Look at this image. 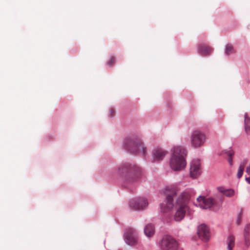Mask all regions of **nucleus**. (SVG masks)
I'll return each instance as SVG.
<instances>
[{
    "label": "nucleus",
    "mask_w": 250,
    "mask_h": 250,
    "mask_svg": "<svg viewBox=\"0 0 250 250\" xmlns=\"http://www.w3.org/2000/svg\"><path fill=\"white\" fill-rule=\"evenodd\" d=\"M228 249L232 250L235 244V237L232 235H230L228 238Z\"/></svg>",
    "instance_id": "19"
},
{
    "label": "nucleus",
    "mask_w": 250,
    "mask_h": 250,
    "mask_svg": "<svg viewBox=\"0 0 250 250\" xmlns=\"http://www.w3.org/2000/svg\"><path fill=\"white\" fill-rule=\"evenodd\" d=\"M171 153L169 162L171 168L175 171L183 169L187 164V151L185 148L181 146H175L172 148Z\"/></svg>",
    "instance_id": "2"
},
{
    "label": "nucleus",
    "mask_w": 250,
    "mask_h": 250,
    "mask_svg": "<svg viewBox=\"0 0 250 250\" xmlns=\"http://www.w3.org/2000/svg\"><path fill=\"white\" fill-rule=\"evenodd\" d=\"M206 139L205 134L202 131L196 130L193 131L190 136V143L194 148L202 146Z\"/></svg>",
    "instance_id": "6"
},
{
    "label": "nucleus",
    "mask_w": 250,
    "mask_h": 250,
    "mask_svg": "<svg viewBox=\"0 0 250 250\" xmlns=\"http://www.w3.org/2000/svg\"><path fill=\"white\" fill-rule=\"evenodd\" d=\"M166 201L161 205V208L166 212L175 207L177 210L174 215V220L180 221L183 219L188 207V203L189 194L188 192H183L178 194L174 188L167 189Z\"/></svg>",
    "instance_id": "1"
},
{
    "label": "nucleus",
    "mask_w": 250,
    "mask_h": 250,
    "mask_svg": "<svg viewBox=\"0 0 250 250\" xmlns=\"http://www.w3.org/2000/svg\"><path fill=\"white\" fill-rule=\"evenodd\" d=\"M224 153L227 155V156L228 157V161L229 164L230 165H232L233 161H232V156L234 155V152L231 149V148H229L228 149H226L224 151Z\"/></svg>",
    "instance_id": "18"
},
{
    "label": "nucleus",
    "mask_w": 250,
    "mask_h": 250,
    "mask_svg": "<svg viewBox=\"0 0 250 250\" xmlns=\"http://www.w3.org/2000/svg\"><path fill=\"white\" fill-rule=\"evenodd\" d=\"M144 232L147 237H152L155 233L154 226L151 224H147L144 228Z\"/></svg>",
    "instance_id": "13"
},
{
    "label": "nucleus",
    "mask_w": 250,
    "mask_h": 250,
    "mask_svg": "<svg viewBox=\"0 0 250 250\" xmlns=\"http://www.w3.org/2000/svg\"><path fill=\"white\" fill-rule=\"evenodd\" d=\"M198 49L199 52L203 55H208L212 51V48L205 44H200Z\"/></svg>",
    "instance_id": "14"
},
{
    "label": "nucleus",
    "mask_w": 250,
    "mask_h": 250,
    "mask_svg": "<svg viewBox=\"0 0 250 250\" xmlns=\"http://www.w3.org/2000/svg\"><path fill=\"white\" fill-rule=\"evenodd\" d=\"M245 129L247 133L250 132V118L247 113L245 114Z\"/></svg>",
    "instance_id": "20"
},
{
    "label": "nucleus",
    "mask_w": 250,
    "mask_h": 250,
    "mask_svg": "<svg viewBox=\"0 0 250 250\" xmlns=\"http://www.w3.org/2000/svg\"><path fill=\"white\" fill-rule=\"evenodd\" d=\"M201 173V163L198 159H194L190 164V175L192 178H196Z\"/></svg>",
    "instance_id": "9"
},
{
    "label": "nucleus",
    "mask_w": 250,
    "mask_h": 250,
    "mask_svg": "<svg viewBox=\"0 0 250 250\" xmlns=\"http://www.w3.org/2000/svg\"><path fill=\"white\" fill-rule=\"evenodd\" d=\"M234 52L233 48L231 44H227L226 47L225 53L227 55H229Z\"/></svg>",
    "instance_id": "21"
},
{
    "label": "nucleus",
    "mask_w": 250,
    "mask_h": 250,
    "mask_svg": "<svg viewBox=\"0 0 250 250\" xmlns=\"http://www.w3.org/2000/svg\"><path fill=\"white\" fill-rule=\"evenodd\" d=\"M215 200L212 198H206L205 196H199L197 199L198 206L203 208L207 209L212 207L213 206H218L220 203H222L223 200L222 195H218L216 197Z\"/></svg>",
    "instance_id": "4"
},
{
    "label": "nucleus",
    "mask_w": 250,
    "mask_h": 250,
    "mask_svg": "<svg viewBox=\"0 0 250 250\" xmlns=\"http://www.w3.org/2000/svg\"><path fill=\"white\" fill-rule=\"evenodd\" d=\"M125 147L129 151L132 153L142 152L143 155H145L146 148L144 144L140 141L133 139H128L125 142Z\"/></svg>",
    "instance_id": "5"
},
{
    "label": "nucleus",
    "mask_w": 250,
    "mask_h": 250,
    "mask_svg": "<svg viewBox=\"0 0 250 250\" xmlns=\"http://www.w3.org/2000/svg\"><path fill=\"white\" fill-rule=\"evenodd\" d=\"M121 173H127V179L129 182L139 180L143 175L142 170L135 165L125 164L119 167Z\"/></svg>",
    "instance_id": "3"
},
{
    "label": "nucleus",
    "mask_w": 250,
    "mask_h": 250,
    "mask_svg": "<svg viewBox=\"0 0 250 250\" xmlns=\"http://www.w3.org/2000/svg\"><path fill=\"white\" fill-rule=\"evenodd\" d=\"M247 161L246 160H244L240 165L239 168L238 169L237 173V177L238 179H240L243 175L244 168L245 165H246Z\"/></svg>",
    "instance_id": "17"
},
{
    "label": "nucleus",
    "mask_w": 250,
    "mask_h": 250,
    "mask_svg": "<svg viewBox=\"0 0 250 250\" xmlns=\"http://www.w3.org/2000/svg\"><path fill=\"white\" fill-rule=\"evenodd\" d=\"M109 116L110 117H113V116H114V115H115V110H114V109H113V108H111V109H110V110H109Z\"/></svg>",
    "instance_id": "25"
},
{
    "label": "nucleus",
    "mask_w": 250,
    "mask_h": 250,
    "mask_svg": "<svg viewBox=\"0 0 250 250\" xmlns=\"http://www.w3.org/2000/svg\"><path fill=\"white\" fill-rule=\"evenodd\" d=\"M198 235L199 238L203 241H208L210 236V233L208 227L205 224L199 226L198 229Z\"/></svg>",
    "instance_id": "11"
},
{
    "label": "nucleus",
    "mask_w": 250,
    "mask_h": 250,
    "mask_svg": "<svg viewBox=\"0 0 250 250\" xmlns=\"http://www.w3.org/2000/svg\"><path fill=\"white\" fill-rule=\"evenodd\" d=\"M242 213H243V212H242V211L241 210L238 216L237 219L236 221V223L237 225H239L241 223Z\"/></svg>",
    "instance_id": "24"
},
{
    "label": "nucleus",
    "mask_w": 250,
    "mask_h": 250,
    "mask_svg": "<svg viewBox=\"0 0 250 250\" xmlns=\"http://www.w3.org/2000/svg\"><path fill=\"white\" fill-rule=\"evenodd\" d=\"M126 243L129 245H133L137 242V237L136 231L132 228H128L125 233Z\"/></svg>",
    "instance_id": "8"
},
{
    "label": "nucleus",
    "mask_w": 250,
    "mask_h": 250,
    "mask_svg": "<svg viewBox=\"0 0 250 250\" xmlns=\"http://www.w3.org/2000/svg\"><path fill=\"white\" fill-rule=\"evenodd\" d=\"M167 153V151L162 148H156L153 152V160L155 162L162 161Z\"/></svg>",
    "instance_id": "12"
},
{
    "label": "nucleus",
    "mask_w": 250,
    "mask_h": 250,
    "mask_svg": "<svg viewBox=\"0 0 250 250\" xmlns=\"http://www.w3.org/2000/svg\"><path fill=\"white\" fill-rule=\"evenodd\" d=\"M115 62V58L113 56H112L110 60L107 62V64L109 66H112Z\"/></svg>",
    "instance_id": "23"
},
{
    "label": "nucleus",
    "mask_w": 250,
    "mask_h": 250,
    "mask_svg": "<svg viewBox=\"0 0 250 250\" xmlns=\"http://www.w3.org/2000/svg\"><path fill=\"white\" fill-rule=\"evenodd\" d=\"M244 235L245 245L249 246L250 245V223L245 227Z\"/></svg>",
    "instance_id": "15"
},
{
    "label": "nucleus",
    "mask_w": 250,
    "mask_h": 250,
    "mask_svg": "<svg viewBox=\"0 0 250 250\" xmlns=\"http://www.w3.org/2000/svg\"><path fill=\"white\" fill-rule=\"evenodd\" d=\"M147 201L144 198H138L131 200L129 202L130 207L134 210L143 209L147 205Z\"/></svg>",
    "instance_id": "10"
},
{
    "label": "nucleus",
    "mask_w": 250,
    "mask_h": 250,
    "mask_svg": "<svg viewBox=\"0 0 250 250\" xmlns=\"http://www.w3.org/2000/svg\"><path fill=\"white\" fill-rule=\"evenodd\" d=\"M160 246L162 250H177L178 243L172 236L166 235L162 239Z\"/></svg>",
    "instance_id": "7"
},
{
    "label": "nucleus",
    "mask_w": 250,
    "mask_h": 250,
    "mask_svg": "<svg viewBox=\"0 0 250 250\" xmlns=\"http://www.w3.org/2000/svg\"><path fill=\"white\" fill-rule=\"evenodd\" d=\"M218 190L228 197H231L234 194V191L231 189H225L223 187H218Z\"/></svg>",
    "instance_id": "16"
},
{
    "label": "nucleus",
    "mask_w": 250,
    "mask_h": 250,
    "mask_svg": "<svg viewBox=\"0 0 250 250\" xmlns=\"http://www.w3.org/2000/svg\"><path fill=\"white\" fill-rule=\"evenodd\" d=\"M246 173L249 176L248 177L246 178V181L250 184V165L246 167Z\"/></svg>",
    "instance_id": "22"
}]
</instances>
